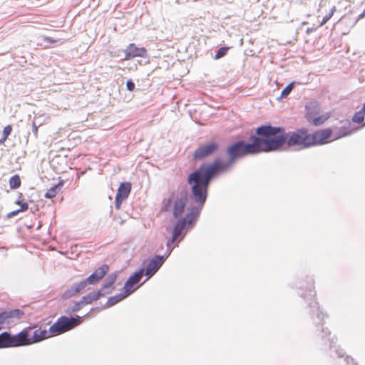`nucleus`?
<instances>
[{
    "label": "nucleus",
    "instance_id": "obj_40",
    "mask_svg": "<svg viewBox=\"0 0 365 365\" xmlns=\"http://www.w3.org/2000/svg\"><path fill=\"white\" fill-rule=\"evenodd\" d=\"M361 110L365 113V103H364L362 108H361Z\"/></svg>",
    "mask_w": 365,
    "mask_h": 365
},
{
    "label": "nucleus",
    "instance_id": "obj_10",
    "mask_svg": "<svg viewBox=\"0 0 365 365\" xmlns=\"http://www.w3.org/2000/svg\"><path fill=\"white\" fill-rule=\"evenodd\" d=\"M146 261L145 260L142 266L136 271H135L125 281L124 284V289L129 292V294H133L135 290H137L142 284H143L147 280L145 279L143 282L140 284L139 285L135 286L137 284H138L143 277L145 275V273L143 272V265L145 264Z\"/></svg>",
    "mask_w": 365,
    "mask_h": 365
},
{
    "label": "nucleus",
    "instance_id": "obj_9",
    "mask_svg": "<svg viewBox=\"0 0 365 365\" xmlns=\"http://www.w3.org/2000/svg\"><path fill=\"white\" fill-rule=\"evenodd\" d=\"M333 130L328 128L309 133L310 147L322 145L333 141Z\"/></svg>",
    "mask_w": 365,
    "mask_h": 365
},
{
    "label": "nucleus",
    "instance_id": "obj_31",
    "mask_svg": "<svg viewBox=\"0 0 365 365\" xmlns=\"http://www.w3.org/2000/svg\"><path fill=\"white\" fill-rule=\"evenodd\" d=\"M12 131V126L11 125H7L4 128L3 130V136L1 139L5 142L8 138L9 135L11 134Z\"/></svg>",
    "mask_w": 365,
    "mask_h": 365
},
{
    "label": "nucleus",
    "instance_id": "obj_1",
    "mask_svg": "<svg viewBox=\"0 0 365 365\" xmlns=\"http://www.w3.org/2000/svg\"><path fill=\"white\" fill-rule=\"evenodd\" d=\"M262 153H268L263 125L256 128L249 141L239 140L227 146V160L217 157L211 163H203L188 174L187 183L190 191L206 202L211 182L219 175L230 171L237 160Z\"/></svg>",
    "mask_w": 365,
    "mask_h": 365
},
{
    "label": "nucleus",
    "instance_id": "obj_7",
    "mask_svg": "<svg viewBox=\"0 0 365 365\" xmlns=\"http://www.w3.org/2000/svg\"><path fill=\"white\" fill-rule=\"evenodd\" d=\"M21 343L23 346H27L40 342L50 336L49 331L46 329H35L26 328L21 331Z\"/></svg>",
    "mask_w": 365,
    "mask_h": 365
},
{
    "label": "nucleus",
    "instance_id": "obj_20",
    "mask_svg": "<svg viewBox=\"0 0 365 365\" xmlns=\"http://www.w3.org/2000/svg\"><path fill=\"white\" fill-rule=\"evenodd\" d=\"M117 279V273L113 272L109 274L106 279V281L102 284L103 286V288H107L108 289H112V292L114 289L113 284H115V281Z\"/></svg>",
    "mask_w": 365,
    "mask_h": 365
},
{
    "label": "nucleus",
    "instance_id": "obj_15",
    "mask_svg": "<svg viewBox=\"0 0 365 365\" xmlns=\"http://www.w3.org/2000/svg\"><path fill=\"white\" fill-rule=\"evenodd\" d=\"M85 287L81 282H76L73 283L61 295L63 299H69L85 289Z\"/></svg>",
    "mask_w": 365,
    "mask_h": 365
},
{
    "label": "nucleus",
    "instance_id": "obj_25",
    "mask_svg": "<svg viewBox=\"0 0 365 365\" xmlns=\"http://www.w3.org/2000/svg\"><path fill=\"white\" fill-rule=\"evenodd\" d=\"M364 115L365 113L363 112L361 109L355 113V114L353 115L351 120L354 123L360 124L362 123L364 121Z\"/></svg>",
    "mask_w": 365,
    "mask_h": 365
},
{
    "label": "nucleus",
    "instance_id": "obj_30",
    "mask_svg": "<svg viewBox=\"0 0 365 365\" xmlns=\"http://www.w3.org/2000/svg\"><path fill=\"white\" fill-rule=\"evenodd\" d=\"M83 302L86 305L91 304L93 301H96V299L93 292H90L86 295L82 297Z\"/></svg>",
    "mask_w": 365,
    "mask_h": 365
},
{
    "label": "nucleus",
    "instance_id": "obj_22",
    "mask_svg": "<svg viewBox=\"0 0 365 365\" xmlns=\"http://www.w3.org/2000/svg\"><path fill=\"white\" fill-rule=\"evenodd\" d=\"M109 270V266L106 264H102L101 267L94 270L93 274L97 276L100 279H101L104 276L106 275Z\"/></svg>",
    "mask_w": 365,
    "mask_h": 365
},
{
    "label": "nucleus",
    "instance_id": "obj_42",
    "mask_svg": "<svg viewBox=\"0 0 365 365\" xmlns=\"http://www.w3.org/2000/svg\"><path fill=\"white\" fill-rule=\"evenodd\" d=\"M36 210H38V208H33V207H31V212H34Z\"/></svg>",
    "mask_w": 365,
    "mask_h": 365
},
{
    "label": "nucleus",
    "instance_id": "obj_41",
    "mask_svg": "<svg viewBox=\"0 0 365 365\" xmlns=\"http://www.w3.org/2000/svg\"><path fill=\"white\" fill-rule=\"evenodd\" d=\"M36 210H38V208H33V207H31V212H34Z\"/></svg>",
    "mask_w": 365,
    "mask_h": 365
},
{
    "label": "nucleus",
    "instance_id": "obj_2",
    "mask_svg": "<svg viewBox=\"0 0 365 365\" xmlns=\"http://www.w3.org/2000/svg\"><path fill=\"white\" fill-rule=\"evenodd\" d=\"M205 202L186 189L181 190L175 196V191L169 194L162 203V210L168 212L173 205V217L177 220L172 230L171 238L166 243V252L162 256L166 259L185 238L187 232L193 229L200 217Z\"/></svg>",
    "mask_w": 365,
    "mask_h": 365
},
{
    "label": "nucleus",
    "instance_id": "obj_43",
    "mask_svg": "<svg viewBox=\"0 0 365 365\" xmlns=\"http://www.w3.org/2000/svg\"><path fill=\"white\" fill-rule=\"evenodd\" d=\"M4 143V141L1 138H0V145L3 144Z\"/></svg>",
    "mask_w": 365,
    "mask_h": 365
},
{
    "label": "nucleus",
    "instance_id": "obj_35",
    "mask_svg": "<svg viewBox=\"0 0 365 365\" xmlns=\"http://www.w3.org/2000/svg\"><path fill=\"white\" fill-rule=\"evenodd\" d=\"M19 212H21V211H19V209L11 211L7 214L6 217L11 218V217L16 216V215H18Z\"/></svg>",
    "mask_w": 365,
    "mask_h": 365
},
{
    "label": "nucleus",
    "instance_id": "obj_27",
    "mask_svg": "<svg viewBox=\"0 0 365 365\" xmlns=\"http://www.w3.org/2000/svg\"><path fill=\"white\" fill-rule=\"evenodd\" d=\"M112 289H108L107 288H103L102 285L101 289H99L96 292H93L96 300L100 299L101 297H104L106 294H111Z\"/></svg>",
    "mask_w": 365,
    "mask_h": 365
},
{
    "label": "nucleus",
    "instance_id": "obj_11",
    "mask_svg": "<svg viewBox=\"0 0 365 365\" xmlns=\"http://www.w3.org/2000/svg\"><path fill=\"white\" fill-rule=\"evenodd\" d=\"M165 260L166 256H160V255H155L153 257L148 259L147 265L145 267H143V270L147 277L146 280H148L157 273Z\"/></svg>",
    "mask_w": 365,
    "mask_h": 365
},
{
    "label": "nucleus",
    "instance_id": "obj_24",
    "mask_svg": "<svg viewBox=\"0 0 365 365\" xmlns=\"http://www.w3.org/2000/svg\"><path fill=\"white\" fill-rule=\"evenodd\" d=\"M295 82L293 81V82H291L290 83H289L281 92V95L279 98H277V100L279 101L280 99L282 98H287L291 93V91H292L293 88H294V85Z\"/></svg>",
    "mask_w": 365,
    "mask_h": 365
},
{
    "label": "nucleus",
    "instance_id": "obj_13",
    "mask_svg": "<svg viewBox=\"0 0 365 365\" xmlns=\"http://www.w3.org/2000/svg\"><path fill=\"white\" fill-rule=\"evenodd\" d=\"M125 53L123 61H128L135 57H147V50L145 47H138L134 43L128 44L123 50Z\"/></svg>",
    "mask_w": 365,
    "mask_h": 365
},
{
    "label": "nucleus",
    "instance_id": "obj_4",
    "mask_svg": "<svg viewBox=\"0 0 365 365\" xmlns=\"http://www.w3.org/2000/svg\"><path fill=\"white\" fill-rule=\"evenodd\" d=\"M262 125L268 153L281 151L284 145L288 147L299 145L301 149L310 148L309 133L307 128L286 132L281 126H274L270 123Z\"/></svg>",
    "mask_w": 365,
    "mask_h": 365
},
{
    "label": "nucleus",
    "instance_id": "obj_5",
    "mask_svg": "<svg viewBox=\"0 0 365 365\" xmlns=\"http://www.w3.org/2000/svg\"><path fill=\"white\" fill-rule=\"evenodd\" d=\"M93 310V308L91 309L89 312L81 317L78 315L76 317L61 316L49 327L48 331L50 334L51 336H58L73 329L81 324L83 322V318L87 317Z\"/></svg>",
    "mask_w": 365,
    "mask_h": 365
},
{
    "label": "nucleus",
    "instance_id": "obj_14",
    "mask_svg": "<svg viewBox=\"0 0 365 365\" xmlns=\"http://www.w3.org/2000/svg\"><path fill=\"white\" fill-rule=\"evenodd\" d=\"M24 314V312L20 309H14L6 310L0 313V330L4 328V323L10 324L13 322L14 319H19Z\"/></svg>",
    "mask_w": 365,
    "mask_h": 365
},
{
    "label": "nucleus",
    "instance_id": "obj_28",
    "mask_svg": "<svg viewBox=\"0 0 365 365\" xmlns=\"http://www.w3.org/2000/svg\"><path fill=\"white\" fill-rule=\"evenodd\" d=\"M229 49H230V47H228V46L220 47L215 53V55L214 57L215 59H220V58H222L224 56L226 55V53H227Z\"/></svg>",
    "mask_w": 365,
    "mask_h": 365
},
{
    "label": "nucleus",
    "instance_id": "obj_37",
    "mask_svg": "<svg viewBox=\"0 0 365 365\" xmlns=\"http://www.w3.org/2000/svg\"><path fill=\"white\" fill-rule=\"evenodd\" d=\"M43 41L47 43H53L56 42V40L53 39L51 37L43 36Z\"/></svg>",
    "mask_w": 365,
    "mask_h": 365
},
{
    "label": "nucleus",
    "instance_id": "obj_39",
    "mask_svg": "<svg viewBox=\"0 0 365 365\" xmlns=\"http://www.w3.org/2000/svg\"><path fill=\"white\" fill-rule=\"evenodd\" d=\"M16 204L17 205H21L22 202H21V200L20 199H18L16 202H15Z\"/></svg>",
    "mask_w": 365,
    "mask_h": 365
},
{
    "label": "nucleus",
    "instance_id": "obj_12",
    "mask_svg": "<svg viewBox=\"0 0 365 365\" xmlns=\"http://www.w3.org/2000/svg\"><path fill=\"white\" fill-rule=\"evenodd\" d=\"M21 331L12 335L9 331L0 334V349L22 346Z\"/></svg>",
    "mask_w": 365,
    "mask_h": 365
},
{
    "label": "nucleus",
    "instance_id": "obj_18",
    "mask_svg": "<svg viewBox=\"0 0 365 365\" xmlns=\"http://www.w3.org/2000/svg\"><path fill=\"white\" fill-rule=\"evenodd\" d=\"M352 133L353 130L350 129L349 127L341 126L337 128L334 132H333L332 140H338L341 138L351 135Z\"/></svg>",
    "mask_w": 365,
    "mask_h": 365
},
{
    "label": "nucleus",
    "instance_id": "obj_21",
    "mask_svg": "<svg viewBox=\"0 0 365 365\" xmlns=\"http://www.w3.org/2000/svg\"><path fill=\"white\" fill-rule=\"evenodd\" d=\"M100 280L101 279L97 276H96L94 274L91 273L88 277L81 280V284H83L86 288L89 284H91V285L96 284L98 282H100Z\"/></svg>",
    "mask_w": 365,
    "mask_h": 365
},
{
    "label": "nucleus",
    "instance_id": "obj_17",
    "mask_svg": "<svg viewBox=\"0 0 365 365\" xmlns=\"http://www.w3.org/2000/svg\"><path fill=\"white\" fill-rule=\"evenodd\" d=\"M131 190V183L129 182H121L118 188L116 195L123 199L128 198Z\"/></svg>",
    "mask_w": 365,
    "mask_h": 365
},
{
    "label": "nucleus",
    "instance_id": "obj_32",
    "mask_svg": "<svg viewBox=\"0 0 365 365\" xmlns=\"http://www.w3.org/2000/svg\"><path fill=\"white\" fill-rule=\"evenodd\" d=\"M125 199H123V197H120L119 196L115 195V207L117 210H119L121 207V205L123 203V201Z\"/></svg>",
    "mask_w": 365,
    "mask_h": 365
},
{
    "label": "nucleus",
    "instance_id": "obj_23",
    "mask_svg": "<svg viewBox=\"0 0 365 365\" xmlns=\"http://www.w3.org/2000/svg\"><path fill=\"white\" fill-rule=\"evenodd\" d=\"M9 186L11 189H17L21 186V179L18 175H12L9 179Z\"/></svg>",
    "mask_w": 365,
    "mask_h": 365
},
{
    "label": "nucleus",
    "instance_id": "obj_16",
    "mask_svg": "<svg viewBox=\"0 0 365 365\" xmlns=\"http://www.w3.org/2000/svg\"><path fill=\"white\" fill-rule=\"evenodd\" d=\"M130 294H129V292H128V289H124L123 292L117 294L113 297H110L106 304L102 306V309H106L108 308H110L114 305H115L117 303L120 302V301L123 300L125 298L128 297Z\"/></svg>",
    "mask_w": 365,
    "mask_h": 365
},
{
    "label": "nucleus",
    "instance_id": "obj_6",
    "mask_svg": "<svg viewBox=\"0 0 365 365\" xmlns=\"http://www.w3.org/2000/svg\"><path fill=\"white\" fill-rule=\"evenodd\" d=\"M304 118L307 121L314 126H319L329 118V115L321 114V108L317 101H310L305 105Z\"/></svg>",
    "mask_w": 365,
    "mask_h": 365
},
{
    "label": "nucleus",
    "instance_id": "obj_38",
    "mask_svg": "<svg viewBox=\"0 0 365 365\" xmlns=\"http://www.w3.org/2000/svg\"><path fill=\"white\" fill-rule=\"evenodd\" d=\"M365 17V9H364V11L359 15V19H362Z\"/></svg>",
    "mask_w": 365,
    "mask_h": 365
},
{
    "label": "nucleus",
    "instance_id": "obj_34",
    "mask_svg": "<svg viewBox=\"0 0 365 365\" xmlns=\"http://www.w3.org/2000/svg\"><path fill=\"white\" fill-rule=\"evenodd\" d=\"M40 125H36V122H33L32 123V132L35 136V138H37L38 136V128L39 127Z\"/></svg>",
    "mask_w": 365,
    "mask_h": 365
},
{
    "label": "nucleus",
    "instance_id": "obj_29",
    "mask_svg": "<svg viewBox=\"0 0 365 365\" xmlns=\"http://www.w3.org/2000/svg\"><path fill=\"white\" fill-rule=\"evenodd\" d=\"M335 11H336V6H333L331 8L329 12L323 17V19L320 23V25L323 26L324 24H325L332 17V16L334 15Z\"/></svg>",
    "mask_w": 365,
    "mask_h": 365
},
{
    "label": "nucleus",
    "instance_id": "obj_26",
    "mask_svg": "<svg viewBox=\"0 0 365 365\" xmlns=\"http://www.w3.org/2000/svg\"><path fill=\"white\" fill-rule=\"evenodd\" d=\"M86 304L81 299L79 302H76L70 309L66 311V313L76 312L81 310Z\"/></svg>",
    "mask_w": 365,
    "mask_h": 365
},
{
    "label": "nucleus",
    "instance_id": "obj_44",
    "mask_svg": "<svg viewBox=\"0 0 365 365\" xmlns=\"http://www.w3.org/2000/svg\"><path fill=\"white\" fill-rule=\"evenodd\" d=\"M309 31H311V29H307V32L309 33Z\"/></svg>",
    "mask_w": 365,
    "mask_h": 365
},
{
    "label": "nucleus",
    "instance_id": "obj_36",
    "mask_svg": "<svg viewBox=\"0 0 365 365\" xmlns=\"http://www.w3.org/2000/svg\"><path fill=\"white\" fill-rule=\"evenodd\" d=\"M28 209H29V204L27 202H22L20 205L19 211H21V212L26 211Z\"/></svg>",
    "mask_w": 365,
    "mask_h": 365
},
{
    "label": "nucleus",
    "instance_id": "obj_33",
    "mask_svg": "<svg viewBox=\"0 0 365 365\" xmlns=\"http://www.w3.org/2000/svg\"><path fill=\"white\" fill-rule=\"evenodd\" d=\"M135 87V83L131 79H129L126 81V88L128 91H133Z\"/></svg>",
    "mask_w": 365,
    "mask_h": 365
},
{
    "label": "nucleus",
    "instance_id": "obj_19",
    "mask_svg": "<svg viewBox=\"0 0 365 365\" xmlns=\"http://www.w3.org/2000/svg\"><path fill=\"white\" fill-rule=\"evenodd\" d=\"M63 185V181L60 180L56 185L50 187L45 193L44 197L48 199L54 197L61 190Z\"/></svg>",
    "mask_w": 365,
    "mask_h": 365
},
{
    "label": "nucleus",
    "instance_id": "obj_3",
    "mask_svg": "<svg viewBox=\"0 0 365 365\" xmlns=\"http://www.w3.org/2000/svg\"><path fill=\"white\" fill-rule=\"evenodd\" d=\"M314 285V279L310 277H306L304 282L299 281L295 284L296 288L298 289V294L308 303L309 314L313 324L319 331V336L324 345H329L330 356L343 358L346 365H358L352 357L345 355L344 351L336 346V338L334 336H331L330 331L324 327V319L327 315L324 313L319 302L316 301Z\"/></svg>",
    "mask_w": 365,
    "mask_h": 365
},
{
    "label": "nucleus",
    "instance_id": "obj_8",
    "mask_svg": "<svg viewBox=\"0 0 365 365\" xmlns=\"http://www.w3.org/2000/svg\"><path fill=\"white\" fill-rule=\"evenodd\" d=\"M220 149V144L215 140H210L200 144L193 151L192 159L195 161L203 160L214 155Z\"/></svg>",
    "mask_w": 365,
    "mask_h": 365
}]
</instances>
